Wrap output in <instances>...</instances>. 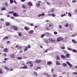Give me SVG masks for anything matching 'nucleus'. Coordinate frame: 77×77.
<instances>
[{"label":"nucleus","instance_id":"nucleus-1","mask_svg":"<svg viewBox=\"0 0 77 77\" xmlns=\"http://www.w3.org/2000/svg\"><path fill=\"white\" fill-rule=\"evenodd\" d=\"M46 26L47 27H48L49 29H53L54 28V25L52 23L50 24H46Z\"/></svg>","mask_w":77,"mask_h":77},{"label":"nucleus","instance_id":"nucleus-2","mask_svg":"<svg viewBox=\"0 0 77 77\" xmlns=\"http://www.w3.org/2000/svg\"><path fill=\"white\" fill-rule=\"evenodd\" d=\"M63 38L62 37H59L57 38V42H59V41H63Z\"/></svg>","mask_w":77,"mask_h":77},{"label":"nucleus","instance_id":"nucleus-3","mask_svg":"<svg viewBox=\"0 0 77 77\" xmlns=\"http://www.w3.org/2000/svg\"><path fill=\"white\" fill-rule=\"evenodd\" d=\"M45 15V14L44 13H42V14H39L38 16V17H43Z\"/></svg>","mask_w":77,"mask_h":77},{"label":"nucleus","instance_id":"nucleus-4","mask_svg":"<svg viewBox=\"0 0 77 77\" xmlns=\"http://www.w3.org/2000/svg\"><path fill=\"white\" fill-rule=\"evenodd\" d=\"M11 27L12 28H14L15 30L17 31L18 30V28H17V27L15 26H11Z\"/></svg>","mask_w":77,"mask_h":77},{"label":"nucleus","instance_id":"nucleus-5","mask_svg":"<svg viewBox=\"0 0 77 77\" xmlns=\"http://www.w3.org/2000/svg\"><path fill=\"white\" fill-rule=\"evenodd\" d=\"M28 5H29V6H32V3L31 2L29 1L27 3Z\"/></svg>","mask_w":77,"mask_h":77},{"label":"nucleus","instance_id":"nucleus-6","mask_svg":"<svg viewBox=\"0 0 77 77\" xmlns=\"http://www.w3.org/2000/svg\"><path fill=\"white\" fill-rule=\"evenodd\" d=\"M13 15L14 17H19V16L17 14V13H14L13 14Z\"/></svg>","mask_w":77,"mask_h":77},{"label":"nucleus","instance_id":"nucleus-7","mask_svg":"<svg viewBox=\"0 0 77 77\" xmlns=\"http://www.w3.org/2000/svg\"><path fill=\"white\" fill-rule=\"evenodd\" d=\"M20 68L21 69H26L27 68V67L26 65H25L23 67H21Z\"/></svg>","mask_w":77,"mask_h":77},{"label":"nucleus","instance_id":"nucleus-8","mask_svg":"<svg viewBox=\"0 0 77 77\" xmlns=\"http://www.w3.org/2000/svg\"><path fill=\"white\" fill-rule=\"evenodd\" d=\"M66 63L68 65H69V66H70V67H72V65H71V63H70L69 62L67 61L66 62Z\"/></svg>","mask_w":77,"mask_h":77},{"label":"nucleus","instance_id":"nucleus-9","mask_svg":"<svg viewBox=\"0 0 77 77\" xmlns=\"http://www.w3.org/2000/svg\"><path fill=\"white\" fill-rule=\"evenodd\" d=\"M4 5L6 7H8L9 6V4L8 3V2H6L4 3Z\"/></svg>","mask_w":77,"mask_h":77},{"label":"nucleus","instance_id":"nucleus-10","mask_svg":"<svg viewBox=\"0 0 77 77\" xmlns=\"http://www.w3.org/2000/svg\"><path fill=\"white\" fill-rule=\"evenodd\" d=\"M54 10H55V9L54 8H51V12H54Z\"/></svg>","mask_w":77,"mask_h":77},{"label":"nucleus","instance_id":"nucleus-11","mask_svg":"<svg viewBox=\"0 0 77 77\" xmlns=\"http://www.w3.org/2000/svg\"><path fill=\"white\" fill-rule=\"evenodd\" d=\"M61 57L62 59H65L66 58V57L63 55H61Z\"/></svg>","mask_w":77,"mask_h":77},{"label":"nucleus","instance_id":"nucleus-12","mask_svg":"<svg viewBox=\"0 0 77 77\" xmlns=\"http://www.w3.org/2000/svg\"><path fill=\"white\" fill-rule=\"evenodd\" d=\"M4 52H8V50L7 48H5V49L4 50Z\"/></svg>","mask_w":77,"mask_h":77},{"label":"nucleus","instance_id":"nucleus-13","mask_svg":"<svg viewBox=\"0 0 77 77\" xmlns=\"http://www.w3.org/2000/svg\"><path fill=\"white\" fill-rule=\"evenodd\" d=\"M72 42H73V43H75V44H76V43H77V42L74 39H72Z\"/></svg>","mask_w":77,"mask_h":77},{"label":"nucleus","instance_id":"nucleus-14","mask_svg":"<svg viewBox=\"0 0 77 77\" xmlns=\"http://www.w3.org/2000/svg\"><path fill=\"white\" fill-rule=\"evenodd\" d=\"M51 61H48L47 62V65H51Z\"/></svg>","mask_w":77,"mask_h":77},{"label":"nucleus","instance_id":"nucleus-15","mask_svg":"<svg viewBox=\"0 0 77 77\" xmlns=\"http://www.w3.org/2000/svg\"><path fill=\"white\" fill-rule=\"evenodd\" d=\"M49 41H50V42H54V40H53V39H49Z\"/></svg>","mask_w":77,"mask_h":77},{"label":"nucleus","instance_id":"nucleus-16","mask_svg":"<svg viewBox=\"0 0 77 77\" xmlns=\"http://www.w3.org/2000/svg\"><path fill=\"white\" fill-rule=\"evenodd\" d=\"M11 57H12V58H14L15 57V55L14 54H11Z\"/></svg>","mask_w":77,"mask_h":77},{"label":"nucleus","instance_id":"nucleus-17","mask_svg":"<svg viewBox=\"0 0 77 77\" xmlns=\"http://www.w3.org/2000/svg\"><path fill=\"white\" fill-rule=\"evenodd\" d=\"M56 63L57 65H60V63H59L57 61H56Z\"/></svg>","mask_w":77,"mask_h":77},{"label":"nucleus","instance_id":"nucleus-18","mask_svg":"<svg viewBox=\"0 0 77 77\" xmlns=\"http://www.w3.org/2000/svg\"><path fill=\"white\" fill-rule=\"evenodd\" d=\"M1 11H6V8H5V7H3V8L1 9Z\"/></svg>","mask_w":77,"mask_h":77},{"label":"nucleus","instance_id":"nucleus-19","mask_svg":"<svg viewBox=\"0 0 77 77\" xmlns=\"http://www.w3.org/2000/svg\"><path fill=\"white\" fill-rule=\"evenodd\" d=\"M5 24H6V26H9L10 25V24H10V23H5Z\"/></svg>","mask_w":77,"mask_h":77},{"label":"nucleus","instance_id":"nucleus-20","mask_svg":"<svg viewBox=\"0 0 77 77\" xmlns=\"http://www.w3.org/2000/svg\"><path fill=\"white\" fill-rule=\"evenodd\" d=\"M33 61H32V62H31V61H29V62H28L27 63H30V64H33Z\"/></svg>","mask_w":77,"mask_h":77},{"label":"nucleus","instance_id":"nucleus-21","mask_svg":"<svg viewBox=\"0 0 77 77\" xmlns=\"http://www.w3.org/2000/svg\"><path fill=\"white\" fill-rule=\"evenodd\" d=\"M24 29L26 30H29V29L28 28L26 27V26L25 27Z\"/></svg>","mask_w":77,"mask_h":77},{"label":"nucleus","instance_id":"nucleus-22","mask_svg":"<svg viewBox=\"0 0 77 77\" xmlns=\"http://www.w3.org/2000/svg\"><path fill=\"white\" fill-rule=\"evenodd\" d=\"M57 60H60V58L59 57L58 55H57Z\"/></svg>","mask_w":77,"mask_h":77},{"label":"nucleus","instance_id":"nucleus-23","mask_svg":"<svg viewBox=\"0 0 77 77\" xmlns=\"http://www.w3.org/2000/svg\"><path fill=\"white\" fill-rule=\"evenodd\" d=\"M10 2L11 4H12V3H14V1H13V0H10Z\"/></svg>","mask_w":77,"mask_h":77},{"label":"nucleus","instance_id":"nucleus-24","mask_svg":"<svg viewBox=\"0 0 77 77\" xmlns=\"http://www.w3.org/2000/svg\"><path fill=\"white\" fill-rule=\"evenodd\" d=\"M66 57H67V58H68L69 57V54H67L66 55Z\"/></svg>","mask_w":77,"mask_h":77},{"label":"nucleus","instance_id":"nucleus-25","mask_svg":"<svg viewBox=\"0 0 77 77\" xmlns=\"http://www.w3.org/2000/svg\"><path fill=\"white\" fill-rule=\"evenodd\" d=\"M45 35H46V36H48V35H50V33L48 32H46L45 33Z\"/></svg>","mask_w":77,"mask_h":77},{"label":"nucleus","instance_id":"nucleus-26","mask_svg":"<svg viewBox=\"0 0 77 77\" xmlns=\"http://www.w3.org/2000/svg\"><path fill=\"white\" fill-rule=\"evenodd\" d=\"M36 5L37 7L39 6H40V4L38 3H36Z\"/></svg>","mask_w":77,"mask_h":77},{"label":"nucleus","instance_id":"nucleus-27","mask_svg":"<svg viewBox=\"0 0 77 77\" xmlns=\"http://www.w3.org/2000/svg\"><path fill=\"white\" fill-rule=\"evenodd\" d=\"M63 66H67V64L65 63H63Z\"/></svg>","mask_w":77,"mask_h":77},{"label":"nucleus","instance_id":"nucleus-28","mask_svg":"<svg viewBox=\"0 0 77 77\" xmlns=\"http://www.w3.org/2000/svg\"><path fill=\"white\" fill-rule=\"evenodd\" d=\"M66 16V14H64L63 15H61V17H64V16Z\"/></svg>","mask_w":77,"mask_h":77},{"label":"nucleus","instance_id":"nucleus-29","mask_svg":"<svg viewBox=\"0 0 77 77\" xmlns=\"http://www.w3.org/2000/svg\"><path fill=\"white\" fill-rule=\"evenodd\" d=\"M72 51H73V52H75V53H77V51H76V50H75V49H72Z\"/></svg>","mask_w":77,"mask_h":77},{"label":"nucleus","instance_id":"nucleus-30","mask_svg":"<svg viewBox=\"0 0 77 77\" xmlns=\"http://www.w3.org/2000/svg\"><path fill=\"white\" fill-rule=\"evenodd\" d=\"M8 39V37L7 36H6L4 37V38H3V40H4V39Z\"/></svg>","mask_w":77,"mask_h":77},{"label":"nucleus","instance_id":"nucleus-31","mask_svg":"<svg viewBox=\"0 0 77 77\" xmlns=\"http://www.w3.org/2000/svg\"><path fill=\"white\" fill-rule=\"evenodd\" d=\"M33 30H31L30 31H29V33L30 34H31V33H33Z\"/></svg>","mask_w":77,"mask_h":77},{"label":"nucleus","instance_id":"nucleus-32","mask_svg":"<svg viewBox=\"0 0 77 77\" xmlns=\"http://www.w3.org/2000/svg\"><path fill=\"white\" fill-rule=\"evenodd\" d=\"M22 7L23 8H24V9L26 8V6H25V5H22Z\"/></svg>","mask_w":77,"mask_h":77},{"label":"nucleus","instance_id":"nucleus-33","mask_svg":"<svg viewBox=\"0 0 77 77\" xmlns=\"http://www.w3.org/2000/svg\"><path fill=\"white\" fill-rule=\"evenodd\" d=\"M68 14L69 17H71L72 15H71V13H70L69 12L68 13Z\"/></svg>","mask_w":77,"mask_h":77},{"label":"nucleus","instance_id":"nucleus-34","mask_svg":"<svg viewBox=\"0 0 77 77\" xmlns=\"http://www.w3.org/2000/svg\"><path fill=\"white\" fill-rule=\"evenodd\" d=\"M67 48L69 50H70V51L72 50V49L70 48L69 47H68Z\"/></svg>","mask_w":77,"mask_h":77},{"label":"nucleus","instance_id":"nucleus-35","mask_svg":"<svg viewBox=\"0 0 77 77\" xmlns=\"http://www.w3.org/2000/svg\"><path fill=\"white\" fill-rule=\"evenodd\" d=\"M2 73H3L2 69H0V74H2Z\"/></svg>","mask_w":77,"mask_h":77},{"label":"nucleus","instance_id":"nucleus-36","mask_svg":"<svg viewBox=\"0 0 77 77\" xmlns=\"http://www.w3.org/2000/svg\"><path fill=\"white\" fill-rule=\"evenodd\" d=\"M45 35V34H42L41 36V38H43V37Z\"/></svg>","mask_w":77,"mask_h":77},{"label":"nucleus","instance_id":"nucleus-37","mask_svg":"<svg viewBox=\"0 0 77 77\" xmlns=\"http://www.w3.org/2000/svg\"><path fill=\"white\" fill-rule=\"evenodd\" d=\"M41 62V60H38V63H40Z\"/></svg>","mask_w":77,"mask_h":77},{"label":"nucleus","instance_id":"nucleus-38","mask_svg":"<svg viewBox=\"0 0 77 77\" xmlns=\"http://www.w3.org/2000/svg\"><path fill=\"white\" fill-rule=\"evenodd\" d=\"M27 47L28 48H31V46H30V45H29L27 46Z\"/></svg>","mask_w":77,"mask_h":77},{"label":"nucleus","instance_id":"nucleus-39","mask_svg":"<svg viewBox=\"0 0 77 77\" xmlns=\"http://www.w3.org/2000/svg\"><path fill=\"white\" fill-rule=\"evenodd\" d=\"M52 75L53 77H57V76L54 74H53Z\"/></svg>","mask_w":77,"mask_h":77},{"label":"nucleus","instance_id":"nucleus-40","mask_svg":"<svg viewBox=\"0 0 77 77\" xmlns=\"http://www.w3.org/2000/svg\"><path fill=\"white\" fill-rule=\"evenodd\" d=\"M14 3H15V5H17V2L15 0H14Z\"/></svg>","mask_w":77,"mask_h":77},{"label":"nucleus","instance_id":"nucleus-41","mask_svg":"<svg viewBox=\"0 0 77 77\" xmlns=\"http://www.w3.org/2000/svg\"><path fill=\"white\" fill-rule=\"evenodd\" d=\"M18 48H19L20 49H21V48H22V46H18Z\"/></svg>","mask_w":77,"mask_h":77},{"label":"nucleus","instance_id":"nucleus-42","mask_svg":"<svg viewBox=\"0 0 77 77\" xmlns=\"http://www.w3.org/2000/svg\"><path fill=\"white\" fill-rule=\"evenodd\" d=\"M21 59H22V58L21 57H18L17 59H18V60H21Z\"/></svg>","mask_w":77,"mask_h":77},{"label":"nucleus","instance_id":"nucleus-43","mask_svg":"<svg viewBox=\"0 0 77 77\" xmlns=\"http://www.w3.org/2000/svg\"><path fill=\"white\" fill-rule=\"evenodd\" d=\"M34 74H35L36 76H37V75H38V73H36V72H34Z\"/></svg>","mask_w":77,"mask_h":77},{"label":"nucleus","instance_id":"nucleus-44","mask_svg":"<svg viewBox=\"0 0 77 77\" xmlns=\"http://www.w3.org/2000/svg\"><path fill=\"white\" fill-rule=\"evenodd\" d=\"M76 0H73V1H72V3H75V2H76Z\"/></svg>","mask_w":77,"mask_h":77},{"label":"nucleus","instance_id":"nucleus-45","mask_svg":"<svg viewBox=\"0 0 77 77\" xmlns=\"http://www.w3.org/2000/svg\"><path fill=\"white\" fill-rule=\"evenodd\" d=\"M75 35H76V34H75L74 35H72L71 36L72 37H74V36H75Z\"/></svg>","mask_w":77,"mask_h":77},{"label":"nucleus","instance_id":"nucleus-46","mask_svg":"<svg viewBox=\"0 0 77 77\" xmlns=\"http://www.w3.org/2000/svg\"><path fill=\"white\" fill-rule=\"evenodd\" d=\"M65 27H68V26H69V25H68V24L67 23H66L65 25Z\"/></svg>","mask_w":77,"mask_h":77},{"label":"nucleus","instance_id":"nucleus-47","mask_svg":"<svg viewBox=\"0 0 77 77\" xmlns=\"http://www.w3.org/2000/svg\"><path fill=\"white\" fill-rule=\"evenodd\" d=\"M27 47H26V48L24 50V51H27Z\"/></svg>","mask_w":77,"mask_h":77},{"label":"nucleus","instance_id":"nucleus-48","mask_svg":"<svg viewBox=\"0 0 77 77\" xmlns=\"http://www.w3.org/2000/svg\"><path fill=\"white\" fill-rule=\"evenodd\" d=\"M5 69H7V70H9V69H8V68L7 67H5Z\"/></svg>","mask_w":77,"mask_h":77},{"label":"nucleus","instance_id":"nucleus-49","mask_svg":"<svg viewBox=\"0 0 77 77\" xmlns=\"http://www.w3.org/2000/svg\"><path fill=\"white\" fill-rule=\"evenodd\" d=\"M52 17H55L56 15L54 14H52Z\"/></svg>","mask_w":77,"mask_h":77},{"label":"nucleus","instance_id":"nucleus-50","mask_svg":"<svg viewBox=\"0 0 77 77\" xmlns=\"http://www.w3.org/2000/svg\"><path fill=\"white\" fill-rule=\"evenodd\" d=\"M35 63H38V60H35Z\"/></svg>","mask_w":77,"mask_h":77},{"label":"nucleus","instance_id":"nucleus-51","mask_svg":"<svg viewBox=\"0 0 77 77\" xmlns=\"http://www.w3.org/2000/svg\"><path fill=\"white\" fill-rule=\"evenodd\" d=\"M75 12L76 14H77V9H76L75 10Z\"/></svg>","mask_w":77,"mask_h":77},{"label":"nucleus","instance_id":"nucleus-52","mask_svg":"<svg viewBox=\"0 0 77 77\" xmlns=\"http://www.w3.org/2000/svg\"><path fill=\"white\" fill-rule=\"evenodd\" d=\"M47 5H50V3L49 2H47Z\"/></svg>","mask_w":77,"mask_h":77},{"label":"nucleus","instance_id":"nucleus-53","mask_svg":"<svg viewBox=\"0 0 77 77\" xmlns=\"http://www.w3.org/2000/svg\"><path fill=\"white\" fill-rule=\"evenodd\" d=\"M22 63H21L22 65H25V64H24V63H23V61L22 62Z\"/></svg>","mask_w":77,"mask_h":77},{"label":"nucleus","instance_id":"nucleus-54","mask_svg":"<svg viewBox=\"0 0 77 77\" xmlns=\"http://www.w3.org/2000/svg\"><path fill=\"white\" fill-rule=\"evenodd\" d=\"M53 70H54V69L53 68H52L51 71L52 72H53Z\"/></svg>","mask_w":77,"mask_h":77},{"label":"nucleus","instance_id":"nucleus-55","mask_svg":"<svg viewBox=\"0 0 77 77\" xmlns=\"http://www.w3.org/2000/svg\"><path fill=\"white\" fill-rule=\"evenodd\" d=\"M19 36H21V34L20 33H19L18 34Z\"/></svg>","mask_w":77,"mask_h":77},{"label":"nucleus","instance_id":"nucleus-56","mask_svg":"<svg viewBox=\"0 0 77 77\" xmlns=\"http://www.w3.org/2000/svg\"><path fill=\"white\" fill-rule=\"evenodd\" d=\"M48 17H51V14H48Z\"/></svg>","mask_w":77,"mask_h":77},{"label":"nucleus","instance_id":"nucleus-57","mask_svg":"<svg viewBox=\"0 0 77 77\" xmlns=\"http://www.w3.org/2000/svg\"><path fill=\"white\" fill-rule=\"evenodd\" d=\"M54 34H55V35H56L57 34V32H54Z\"/></svg>","mask_w":77,"mask_h":77},{"label":"nucleus","instance_id":"nucleus-58","mask_svg":"<svg viewBox=\"0 0 77 77\" xmlns=\"http://www.w3.org/2000/svg\"><path fill=\"white\" fill-rule=\"evenodd\" d=\"M45 74L46 75H47V76H48V77H49L50 76V75H48L47 73H45Z\"/></svg>","mask_w":77,"mask_h":77},{"label":"nucleus","instance_id":"nucleus-59","mask_svg":"<svg viewBox=\"0 0 77 77\" xmlns=\"http://www.w3.org/2000/svg\"><path fill=\"white\" fill-rule=\"evenodd\" d=\"M25 0H21L20 1L21 2H25Z\"/></svg>","mask_w":77,"mask_h":77},{"label":"nucleus","instance_id":"nucleus-60","mask_svg":"<svg viewBox=\"0 0 77 77\" xmlns=\"http://www.w3.org/2000/svg\"><path fill=\"white\" fill-rule=\"evenodd\" d=\"M61 49H63H63H64V48H65V47H61Z\"/></svg>","mask_w":77,"mask_h":77},{"label":"nucleus","instance_id":"nucleus-61","mask_svg":"<svg viewBox=\"0 0 77 77\" xmlns=\"http://www.w3.org/2000/svg\"><path fill=\"white\" fill-rule=\"evenodd\" d=\"M8 59V58H4L5 60H6V61Z\"/></svg>","mask_w":77,"mask_h":77},{"label":"nucleus","instance_id":"nucleus-62","mask_svg":"<svg viewBox=\"0 0 77 77\" xmlns=\"http://www.w3.org/2000/svg\"><path fill=\"white\" fill-rule=\"evenodd\" d=\"M59 28H60V29H61V28H62V26L61 25H59Z\"/></svg>","mask_w":77,"mask_h":77},{"label":"nucleus","instance_id":"nucleus-63","mask_svg":"<svg viewBox=\"0 0 77 77\" xmlns=\"http://www.w3.org/2000/svg\"><path fill=\"white\" fill-rule=\"evenodd\" d=\"M38 4H40V3H41V1H38Z\"/></svg>","mask_w":77,"mask_h":77},{"label":"nucleus","instance_id":"nucleus-64","mask_svg":"<svg viewBox=\"0 0 77 77\" xmlns=\"http://www.w3.org/2000/svg\"><path fill=\"white\" fill-rule=\"evenodd\" d=\"M75 68L76 69H77V66H75Z\"/></svg>","mask_w":77,"mask_h":77}]
</instances>
